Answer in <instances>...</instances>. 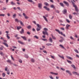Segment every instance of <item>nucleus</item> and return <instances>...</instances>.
<instances>
[{"instance_id": "nucleus-1", "label": "nucleus", "mask_w": 79, "mask_h": 79, "mask_svg": "<svg viewBox=\"0 0 79 79\" xmlns=\"http://www.w3.org/2000/svg\"><path fill=\"white\" fill-rule=\"evenodd\" d=\"M71 2H72V5H73V7H75V9L77 13H78L79 12V9H78V8H77V6H76V5H75V4L72 1H71Z\"/></svg>"}, {"instance_id": "nucleus-2", "label": "nucleus", "mask_w": 79, "mask_h": 79, "mask_svg": "<svg viewBox=\"0 0 79 79\" xmlns=\"http://www.w3.org/2000/svg\"><path fill=\"white\" fill-rule=\"evenodd\" d=\"M44 31H43V34L44 35H45V34L47 35H48V33L47 32V31H48V29H47V28H45L44 29Z\"/></svg>"}, {"instance_id": "nucleus-3", "label": "nucleus", "mask_w": 79, "mask_h": 79, "mask_svg": "<svg viewBox=\"0 0 79 79\" xmlns=\"http://www.w3.org/2000/svg\"><path fill=\"white\" fill-rule=\"evenodd\" d=\"M15 21L17 22V23H19V22L20 23L21 25L22 26H24V24L23 23V22L21 21L18 20V19H15Z\"/></svg>"}, {"instance_id": "nucleus-4", "label": "nucleus", "mask_w": 79, "mask_h": 79, "mask_svg": "<svg viewBox=\"0 0 79 79\" xmlns=\"http://www.w3.org/2000/svg\"><path fill=\"white\" fill-rule=\"evenodd\" d=\"M63 3H64V4H65L67 6H69V3L68 2H66L65 1H64Z\"/></svg>"}, {"instance_id": "nucleus-5", "label": "nucleus", "mask_w": 79, "mask_h": 79, "mask_svg": "<svg viewBox=\"0 0 79 79\" xmlns=\"http://www.w3.org/2000/svg\"><path fill=\"white\" fill-rule=\"evenodd\" d=\"M42 3H39L38 4V8L40 9H41V8H42Z\"/></svg>"}, {"instance_id": "nucleus-6", "label": "nucleus", "mask_w": 79, "mask_h": 79, "mask_svg": "<svg viewBox=\"0 0 79 79\" xmlns=\"http://www.w3.org/2000/svg\"><path fill=\"white\" fill-rule=\"evenodd\" d=\"M72 73H73V74H75L76 75H77V76H79V74L77 72H73Z\"/></svg>"}, {"instance_id": "nucleus-7", "label": "nucleus", "mask_w": 79, "mask_h": 79, "mask_svg": "<svg viewBox=\"0 0 79 79\" xmlns=\"http://www.w3.org/2000/svg\"><path fill=\"white\" fill-rule=\"evenodd\" d=\"M66 73H68V74H69L70 75V76H72V74H71V72L69 71L66 70Z\"/></svg>"}, {"instance_id": "nucleus-8", "label": "nucleus", "mask_w": 79, "mask_h": 79, "mask_svg": "<svg viewBox=\"0 0 79 79\" xmlns=\"http://www.w3.org/2000/svg\"><path fill=\"white\" fill-rule=\"evenodd\" d=\"M20 33L21 34H24V29H23V28L22 29L21 31H20Z\"/></svg>"}, {"instance_id": "nucleus-9", "label": "nucleus", "mask_w": 79, "mask_h": 79, "mask_svg": "<svg viewBox=\"0 0 79 79\" xmlns=\"http://www.w3.org/2000/svg\"><path fill=\"white\" fill-rule=\"evenodd\" d=\"M44 8H45V10H47V11H50V9L49 8H47V6H44Z\"/></svg>"}, {"instance_id": "nucleus-10", "label": "nucleus", "mask_w": 79, "mask_h": 79, "mask_svg": "<svg viewBox=\"0 0 79 79\" xmlns=\"http://www.w3.org/2000/svg\"><path fill=\"white\" fill-rule=\"evenodd\" d=\"M63 14H65L67 13V10L66 9H64L63 11Z\"/></svg>"}, {"instance_id": "nucleus-11", "label": "nucleus", "mask_w": 79, "mask_h": 79, "mask_svg": "<svg viewBox=\"0 0 79 79\" xmlns=\"http://www.w3.org/2000/svg\"><path fill=\"white\" fill-rule=\"evenodd\" d=\"M36 26L38 27V28H40V29H41L42 28V27H41V25H39V24H36Z\"/></svg>"}, {"instance_id": "nucleus-12", "label": "nucleus", "mask_w": 79, "mask_h": 79, "mask_svg": "<svg viewBox=\"0 0 79 79\" xmlns=\"http://www.w3.org/2000/svg\"><path fill=\"white\" fill-rule=\"evenodd\" d=\"M6 62H7V63H10V64H12V62H11L10 60H6Z\"/></svg>"}, {"instance_id": "nucleus-13", "label": "nucleus", "mask_w": 79, "mask_h": 79, "mask_svg": "<svg viewBox=\"0 0 79 79\" xmlns=\"http://www.w3.org/2000/svg\"><path fill=\"white\" fill-rule=\"evenodd\" d=\"M2 44H4V45H5V46L7 47H8V45L7 44L5 43H2Z\"/></svg>"}, {"instance_id": "nucleus-14", "label": "nucleus", "mask_w": 79, "mask_h": 79, "mask_svg": "<svg viewBox=\"0 0 79 79\" xmlns=\"http://www.w3.org/2000/svg\"><path fill=\"white\" fill-rule=\"evenodd\" d=\"M49 42H51V43H52V42H53L52 38L51 37H49Z\"/></svg>"}, {"instance_id": "nucleus-15", "label": "nucleus", "mask_w": 79, "mask_h": 79, "mask_svg": "<svg viewBox=\"0 0 79 79\" xmlns=\"http://www.w3.org/2000/svg\"><path fill=\"white\" fill-rule=\"evenodd\" d=\"M43 17L44 19H45V21H46V22H48V20H47V18H46V17H45L44 16H43Z\"/></svg>"}, {"instance_id": "nucleus-16", "label": "nucleus", "mask_w": 79, "mask_h": 79, "mask_svg": "<svg viewBox=\"0 0 79 79\" xmlns=\"http://www.w3.org/2000/svg\"><path fill=\"white\" fill-rule=\"evenodd\" d=\"M51 35L52 36V39H54V40H56V38H55V37L53 36V35L51 34Z\"/></svg>"}, {"instance_id": "nucleus-17", "label": "nucleus", "mask_w": 79, "mask_h": 79, "mask_svg": "<svg viewBox=\"0 0 79 79\" xmlns=\"http://www.w3.org/2000/svg\"><path fill=\"white\" fill-rule=\"evenodd\" d=\"M44 4L46 5V6H49V4L47 2H45L44 3Z\"/></svg>"}, {"instance_id": "nucleus-18", "label": "nucleus", "mask_w": 79, "mask_h": 79, "mask_svg": "<svg viewBox=\"0 0 79 79\" xmlns=\"http://www.w3.org/2000/svg\"><path fill=\"white\" fill-rule=\"evenodd\" d=\"M60 34H61V35H63V36H64V37H65V35L64 34H63V32L61 31L60 32Z\"/></svg>"}, {"instance_id": "nucleus-19", "label": "nucleus", "mask_w": 79, "mask_h": 79, "mask_svg": "<svg viewBox=\"0 0 79 79\" xmlns=\"http://www.w3.org/2000/svg\"><path fill=\"white\" fill-rule=\"evenodd\" d=\"M60 34H61V35H63V36H64V37H65V35L64 34H63V32L61 31L60 32Z\"/></svg>"}, {"instance_id": "nucleus-20", "label": "nucleus", "mask_w": 79, "mask_h": 79, "mask_svg": "<svg viewBox=\"0 0 79 79\" xmlns=\"http://www.w3.org/2000/svg\"><path fill=\"white\" fill-rule=\"evenodd\" d=\"M18 42L19 44H24V43L21 41H18Z\"/></svg>"}, {"instance_id": "nucleus-21", "label": "nucleus", "mask_w": 79, "mask_h": 79, "mask_svg": "<svg viewBox=\"0 0 79 79\" xmlns=\"http://www.w3.org/2000/svg\"><path fill=\"white\" fill-rule=\"evenodd\" d=\"M70 26V25L67 24L66 25V29H68V27H69Z\"/></svg>"}, {"instance_id": "nucleus-22", "label": "nucleus", "mask_w": 79, "mask_h": 79, "mask_svg": "<svg viewBox=\"0 0 79 79\" xmlns=\"http://www.w3.org/2000/svg\"><path fill=\"white\" fill-rule=\"evenodd\" d=\"M21 37L23 38L24 40H26V38L25 36H21Z\"/></svg>"}, {"instance_id": "nucleus-23", "label": "nucleus", "mask_w": 79, "mask_h": 79, "mask_svg": "<svg viewBox=\"0 0 79 79\" xmlns=\"http://www.w3.org/2000/svg\"><path fill=\"white\" fill-rule=\"evenodd\" d=\"M55 31H56L57 32H58V33L59 34H60L61 33V32H60V31H59V30H58V29H55Z\"/></svg>"}, {"instance_id": "nucleus-24", "label": "nucleus", "mask_w": 79, "mask_h": 79, "mask_svg": "<svg viewBox=\"0 0 79 79\" xmlns=\"http://www.w3.org/2000/svg\"><path fill=\"white\" fill-rule=\"evenodd\" d=\"M0 55H2V56H4L5 55H4V54L2 52H1L0 53Z\"/></svg>"}, {"instance_id": "nucleus-25", "label": "nucleus", "mask_w": 79, "mask_h": 79, "mask_svg": "<svg viewBox=\"0 0 79 79\" xmlns=\"http://www.w3.org/2000/svg\"><path fill=\"white\" fill-rule=\"evenodd\" d=\"M67 58H68V59H69V60H73V58H72L71 57H69V56H67Z\"/></svg>"}, {"instance_id": "nucleus-26", "label": "nucleus", "mask_w": 79, "mask_h": 79, "mask_svg": "<svg viewBox=\"0 0 79 79\" xmlns=\"http://www.w3.org/2000/svg\"><path fill=\"white\" fill-rule=\"evenodd\" d=\"M71 66L72 68H73L74 69H76V67H75V66L74 64H72L71 65Z\"/></svg>"}, {"instance_id": "nucleus-27", "label": "nucleus", "mask_w": 79, "mask_h": 79, "mask_svg": "<svg viewBox=\"0 0 79 79\" xmlns=\"http://www.w3.org/2000/svg\"><path fill=\"white\" fill-rule=\"evenodd\" d=\"M60 5L62 7H64V5L63 3H60Z\"/></svg>"}, {"instance_id": "nucleus-28", "label": "nucleus", "mask_w": 79, "mask_h": 79, "mask_svg": "<svg viewBox=\"0 0 79 79\" xmlns=\"http://www.w3.org/2000/svg\"><path fill=\"white\" fill-rule=\"evenodd\" d=\"M67 62H68L69 63V64H72V62L70 61H69L68 60H67Z\"/></svg>"}, {"instance_id": "nucleus-29", "label": "nucleus", "mask_w": 79, "mask_h": 79, "mask_svg": "<svg viewBox=\"0 0 79 79\" xmlns=\"http://www.w3.org/2000/svg\"><path fill=\"white\" fill-rule=\"evenodd\" d=\"M11 5H15V3H14L13 2H10Z\"/></svg>"}, {"instance_id": "nucleus-30", "label": "nucleus", "mask_w": 79, "mask_h": 79, "mask_svg": "<svg viewBox=\"0 0 79 79\" xmlns=\"http://www.w3.org/2000/svg\"><path fill=\"white\" fill-rule=\"evenodd\" d=\"M6 35L7 38L8 39H10V36H8V34H6Z\"/></svg>"}, {"instance_id": "nucleus-31", "label": "nucleus", "mask_w": 79, "mask_h": 79, "mask_svg": "<svg viewBox=\"0 0 79 79\" xmlns=\"http://www.w3.org/2000/svg\"><path fill=\"white\" fill-rule=\"evenodd\" d=\"M34 61H35V60H34V59L33 58H32L31 59V62H32V63H34Z\"/></svg>"}, {"instance_id": "nucleus-32", "label": "nucleus", "mask_w": 79, "mask_h": 79, "mask_svg": "<svg viewBox=\"0 0 79 79\" xmlns=\"http://www.w3.org/2000/svg\"><path fill=\"white\" fill-rule=\"evenodd\" d=\"M59 46H60V47H61L62 48H64V49H65V48H64V47H63V45H62L60 44L59 45Z\"/></svg>"}, {"instance_id": "nucleus-33", "label": "nucleus", "mask_w": 79, "mask_h": 79, "mask_svg": "<svg viewBox=\"0 0 79 79\" xmlns=\"http://www.w3.org/2000/svg\"><path fill=\"white\" fill-rule=\"evenodd\" d=\"M27 28L28 29H31V26L30 25L28 26L27 27Z\"/></svg>"}, {"instance_id": "nucleus-34", "label": "nucleus", "mask_w": 79, "mask_h": 79, "mask_svg": "<svg viewBox=\"0 0 79 79\" xmlns=\"http://www.w3.org/2000/svg\"><path fill=\"white\" fill-rule=\"evenodd\" d=\"M59 56V57H60V58H62V59H63V60H64V57L63 56H60V55H58Z\"/></svg>"}, {"instance_id": "nucleus-35", "label": "nucleus", "mask_w": 79, "mask_h": 79, "mask_svg": "<svg viewBox=\"0 0 79 79\" xmlns=\"http://www.w3.org/2000/svg\"><path fill=\"white\" fill-rule=\"evenodd\" d=\"M16 14H15L13 15V18H15V17H16Z\"/></svg>"}, {"instance_id": "nucleus-36", "label": "nucleus", "mask_w": 79, "mask_h": 79, "mask_svg": "<svg viewBox=\"0 0 79 79\" xmlns=\"http://www.w3.org/2000/svg\"><path fill=\"white\" fill-rule=\"evenodd\" d=\"M41 28H37V29H36V30H37V31H40V29Z\"/></svg>"}, {"instance_id": "nucleus-37", "label": "nucleus", "mask_w": 79, "mask_h": 79, "mask_svg": "<svg viewBox=\"0 0 79 79\" xmlns=\"http://www.w3.org/2000/svg\"><path fill=\"white\" fill-rule=\"evenodd\" d=\"M51 8H55V7L54 6V5H51Z\"/></svg>"}, {"instance_id": "nucleus-38", "label": "nucleus", "mask_w": 79, "mask_h": 79, "mask_svg": "<svg viewBox=\"0 0 79 79\" xmlns=\"http://www.w3.org/2000/svg\"><path fill=\"white\" fill-rule=\"evenodd\" d=\"M7 74L9 75V74H10V70H7Z\"/></svg>"}, {"instance_id": "nucleus-39", "label": "nucleus", "mask_w": 79, "mask_h": 79, "mask_svg": "<svg viewBox=\"0 0 79 79\" xmlns=\"http://www.w3.org/2000/svg\"><path fill=\"white\" fill-rule=\"evenodd\" d=\"M74 51L76 52V53H79V51H78V50H77V49H74Z\"/></svg>"}, {"instance_id": "nucleus-40", "label": "nucleus", "mask_w": 79, "mask_h": 79, "mask_svg": "<svg viewBox=\"0 0 79 79\" xmlns=\"http://www.w3.org/2000/svg\"><path fill=\"white\" fill-rule=\"evenodd\" d=\"M46 45H47L48 46H49V45H52V44L50 43H48L46 44Z\"/></svg>"}, {"instance_id": "nucleus-41", "label": "nucleus", "mask_w": 79, "mask_h": 79, "mask_svg": "<svg viewBox=\"0 0 79 79\" xmlns=\"http://www.w3.org/2000/svg\"><path fill=\"white\" fill-rule=\"evenodd\" d=\"M21 27H17V29H18V30H19V29H21Z\"/></svg>"}, {"instance_id": "nucleus-42", "label": "nucleus", "mask_w": 79, "mask_h": 79, "mask_svg": "<svg viewBox=\"0 0 79 79\" xmlns=\"http://www.w3.org/2000/svg\"><path fill=\"white\" fill-rule=\"evenodd\" d=\"M69 17L70 19H72V15H69Z\"/></svg>"}, {"instance_id": "nucleus-43", "label": "nucleus", "mask_w": 79, "mask_h": 79, "mask_svg": "<svg viewBox=\"0 0 79 79\" xmlns=\"http://www.w3.org/2000/svg\"><path fill=\"white\" fill-rule=\"evenodd\" d=\"M50 56L51 57V58H52V59H53L54 60H55V57H54V56L52 55H50Z\"/></svg>"}, {"instance_id": "nucleus-44", "label": "nucleus", "mask_w": 79, "mask_h": 79, "mask_svg": "<svg viewBox=\"0 0 79 79\" xmlns=\"http://www.w3.org/2000/svg\"><path fill=\"white\" fill-rule=\"evenodd\" d=\"M25 57L26 58H29L28 56L27 55H25Z\"/></svg>"}, {"instance_id": "nucleus-45", "label": "nucleus", "mask_w": 79, "mask_h": 79, "mask_svg": "<svg viewBox=\"0 0 79 79\" xmlns=\"http://www.w3.org/2000/svg\"><path fill=\"white\" fill-rule=\"evenodd\" d=\"M7 69H8V67H6L5 69V70L6 71H8Z\"/></svg>"}, {"instance_id": "nucleus-46", "label": "nucleus", "mask_w": 79, "mask_h": 79, "mask_svg": "<svg viewBox=\"0 0 79 79\" xmlns=\"http://www.w3.org/2000/svg\"><path fill=\"white\" fill-rule=\"evenodd\" d=\"M2 76L3 77H5V73H2Z\"/></svg>"}, {"instance_id": "nucleus-47", "label": "nucleus", "mask_w": 79, "mask_h": 79, "mask_svg": "<svg viewBox=\"0 0 79 79\" xmlns=\"http://www.w3.org/2000/svg\"><path fill=\"white\" fill-rule=\"evenodd\" d=\"M11 58L12 60H13V61H15V59H14V58H13V56H12V55H11Z\"/></svg>"}, {"instance_id": "nucleus-48", "label": "nucleus", "mask_w": 79, "mask_h": 79, "mask_svg": "<svg viewBox=\"0 0 79 79\" xmlns=\"http://www.w3.org/2000/svg\"><path fill=\"white\" fill-rule=\"evenodd\" d=\"M0 16H5V14H0Z\"/></svg>"}, {"instance_id": "nucleus-49", "label": "nucleus", "mask_w": 79, "mask_h": 79, "mask_svg": "<svg viewBox=\"0 0 79 79\" xmlns=\"http://www.w3.org/2000/svg\"><path fill=\"white\" fill-rule=\"evenodd\" d=\"M34 37H35V38H36V39H39V37H37V36L36 35L34 36Z\"/></svg>"}, {"instance_id": "nucleus-50", "label": "nucleus", "mask_w": 79, "mask_h": 79, "mask_svg": "<svg viewBox=\"0 0 79 79\" xmlns=\"http://www.w3.org/2000/svg\"><path fill=\"white\" fill-rule=\"evenodd\" d=\"M73 15H79V13H76V12H74V13H73Z\"/></svg>"}, {"instance_id": "nucleus-51", "label": "nucleus", "mask_w": 79, "mask_h": 79, "mask_svg": "<svg viewBox=\"0 0 79 79\" xmlns=\"http://www.w3.org/2000/svg\"><path fill=\"white\" fill-rule=\"evenodd\" d=\"M66 21H67V23H70V21H69V20H68V19H66Z\"/></svg>"}, {"instance_id": "nucleus-52", "label": "nucleus", "mask_w": 79, "mask_h": 79, "mask_svg": "<svg viewBox=\"0 0 79 79\" xmlns=\"http://www.w3.org/2000/svg\"><path fill=\"white\" fill-rule=\"evenodd\" d=\"M28 2H33L32 1V0H27Z\"/></svg>"}, {"instance_id": "nucleus-53", "label": "nucleus", "mask_w": 79, "mask_h": 79, "mask_svg": "<svg viewBox=\"0 0 79 79\" xmlns=\"http://www.w3.org/2000/svg\"><path fill=\"white\" fill-rule=\"evenodd\" d=\"M49 77L51 79H53V78L52 76H49Z\"/></svg>"}, {"instance_id": "nucleus-54", "label": "nucleus", "mask_w": 79, "mask_h": 79, "mask_svg": "<svg viewBox=\"0 0 79 79\" xmlns=\"http://www.w3.org/2000/svg\"><path fill=\"white\" fill-rule=\"evenodd\" d=\"M27 33L28 35H30V34H31V33H30V32H29V31L27 32Z\"/></svg>"}, {"instance_id": "nucleus-55", "label": "nucleus", "mask_w": 79, "mask_h": 79, "mask_svg": "<svg viewBox=\"0 0 79 79\" xmlns=\"http://www.w3.org/2000/svg\"><path fill=\"white\" fill-rule=\"evenodd\" d=\"M17 9H18V10H20V11H21V8L19 7H17Z\"/></svg>"}, {"instance_id": "nucleus-56", "label": "nucleus", "mask_w": 79, "mask_h": 79, "mask_svg": "<svg viewBox=\"0 0 79 79\" xmlns=\"http://www.w3.org/2000/svg\"><path fill=\"white\" fill-rule=\"evenodd\" d=\"M13 65H14V66H18V65H17L15 64H13Z\"/></svg>"}, {"instance_id": "nucleus-57", "label": "nucleus", "mask_w": 79, "mask_h": 79, "mask_svg": "<svg viewBox=\"0 0 79 79\" xmlns=\"http://www.w3.org/2000/svg\"><path fill=\"white\" fill-rule=\"evenodd\" d=\"M19 63H22V60H19Z\"/></svg>"}, {"instance_id": "nucleus-58", "label": "nucleus", "mask_w": 79, "mask_h": 79, "mask_svg": "<svg viewBox=\"0 0 79 79\" xmlns=\"http://www.w3.org/2000/svg\"><path fill=\"white\" fill-rule=\"evenodd\" d=\"M63 40H59V41L60 42H63Z\"/></svg>"}, {"instance_id": "nucleus-59", "label": "nucleus", "mask_w": 79, "mask_h": 79, "mask_svg": "<svg viewBox=\"0 0 79 79\" xmlns=\"http://www.w3.org/2000/svg\"><path fill=\"white\" fill-rule=\"evenodd\" d=\"M60 69H61V70H62V71H65V69H63V68H60Z\"/></svg>"}, {"instance_id": "nucleus-60", "label": "nucleus", "mask_w": 79, "mask_h": 79, "mask_svg": "<svg viewBox=\"0 0 79 79\" xmlns=\"http://www.w3.org/2000/svg\"><path fill=\"white\" fill-rule=\"evenodd\" d=\"M3 10H6V7H3Z\"/></svg>"}, {"instance_id": "nucleus-61", "label": "nucleus", "mask_w": 79, "mask_h": 79, "mask_svg": "<svg viewBox=\"0 0 79 79\" xmlns=\"http://www.w3.org/2000/svg\"><path fill=\"white\" fill-rule=\"evenodd\" d=\"M50 74H52V75H54V73H53V72H50Z\"/></svg>"}, {"instance_id": "nucleus-62", "label": "nucleus", "mask_w": 79, "mask_h": 79, "mask_svg": "<svg viewBox=\"0 0 79 79\" xmlns=\"http://www.w3.org/2000/svg\"><path fill=\"white\" fill-rule=\"evenodd\" d=\"M75 37L76 38H77V35L76 34H75Z\"/></svg>"}, {"instance_id": "nucleus-63", "label": "nucleus", "mask_w": 79, "mask_h": 79, "mask_svg": "<svg viewBox=\"0 0 79 79\" xmlns=\"http://www.w3.org/2000/svg\"><path fill=\"white\" fill-rule=\"evenodd\" d=\"M25 19H28V18H29L28 17H27L26 16H25Z\"/></svg>"}, {"instance_id": "nucleus-64", "label": "nucleus", "mask_w": 79, "mask_h": 79, "mask_svg": "<svg viewBox=\"0 0 79 79\" xmlns=\"http://www.w3.org/2000/svg\"><path fill=\"white\" fill-rule=\"evenodd\" d=\"M56 79H59V77L56 76Z\"/></svg>"}]
</instances>
